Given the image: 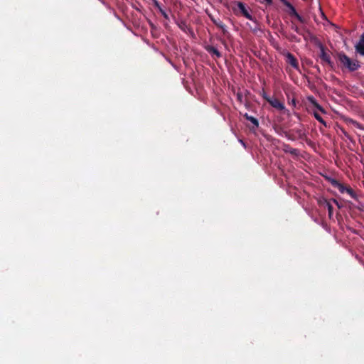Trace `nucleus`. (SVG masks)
<instances>
[{"mask_svg":"<svg viewBox=\"0 0 364 364\" xmlns=\"http://www.w3.org/2000/svg\"><path fill=\"white\" fill-rule=\"evenodd\" d=\"M296 13H297V12H296V9H294V6H293V7H291V8H290V9H289V14H290V15H294V16L295 14H296Z\"/></svg>","mask_w":364,"mask_h":364,"instance_id":"nucleus-13","label":"nucleus"},{"mask_svg":"<svg viewBox=\"0 0 364 364\" xmlns=\"http://www.w3.org/2000/svg\"><path fill=\"white\" fill-rule=\"evenodd\" d=\"M356 51L362 55H364V34H363L355 46Z\"/></svg>","mask_w":364,"mask_h":364,"instance_id":"nucleus-6","label":"nucleus"},{"mask_svg":"<svg viewBox=\"0 0 364 364\" xmlns=\"http://www.w3.org/2000/svg\"><path fill=\"white\" fill-rule=\"evenodd\" d=\"M245 117L247 119L250 121L255 126L258 127V125H259L258 121L255 117L248 116L247 114H245Z\"/></svg>","mask_w":364,"mask_h":364,"instance_id":"nucleus-8","label":"nucleus"},{"mask_svg":"<svg viewBox=\"0 0 364 364\" xmlns=\"http://www.w3.org/2000/svg\"><path fill=\"white\" fill-rule=\"evenodd\" d=\"M265 1L267 2V4H272V0H264Z\"/></svg>","mask_w":364,"mask_h":364,"instance_id":"nucleus-20","label":"nucleus"},{"mask_svg":"<svg viewBox=\"0 0 364 364\" xmlns=\"http://www.w3.org/2000/svg\"><path fill=\"white\" fill-rule=\"evenodd\" d=\"M208 50L210 52V53H212L213 54H215L217 57H220V52L214 47H209L208 48Z\"/></svg>","mask_w":364,"mask_h":364,"instance_id":"nucleus-9","label":"nucleus"},{"mask_svg":"<svg viewBox=\"0 0 364 364\" xmlns=\"http://www.w3.org/2000/svg\"><path fill=\"white\" fill-rule=\"evenodd\" d=\"M314 117H316V119L321 122L322 124H325L326 125V123L324 122V120L323 119V118L321 117V115L318 113H314Z\"/></svg>","mask_w":364,"mask_h":364,"instance_id":"nucleus-11","label":"nucleus"},{"mask_svg":"<svg viewBox=\"0 0 364 364\" xmlns=\"http://www.w3.org/2000/svg\"><path fill=\"white\" fill-rule=\"evenodd\" d=\"M285 57L287 58V62L290 64L293 68L298 69L299 63L295 57L290 53H287L285 54Z\"/></svg>","mask_w":364,"mask_h":364,"instance_id":"nucleus-5","label":"nucleus"},{"mask_svg":"<svg viewBox=\"0 0 364 364\" xmlns=\"http://www.w3.org/2000/svg\"><path fill=\"white\" fill-rule=\"evenodd\" d=\"M161 12H162L163 15L164 16V17L167 18V15L164 11H161Z\"/></svg>","mask_w":364,"mask_h":364,"instance_id":"nucleus-22","label":"nucleus"},{"mask_svg":"<svg viewBox=\"0 0 364 364\" xmlns=\"http://www.w3.org/2000/svg\"><path fill=\"white\" fill-rule=\"evenodd\" d=\"M326 205L328 208L329 217H331V215L333 214V206L330 204L329 202H327V201H326Z\"/></svg>","mask_w":364,"mask_h":364,"instance_id":"nucleus-10","label":"nucleus"},{"mask_svg":"<svg viewBox=\"0 0 364 364\" xmlns=\"http://www.w3.org/2000/svg\"><path fill=\"white\" fill-rule=\"evenodd\" d=\"M214 23H215V25H217L218 26H219V27H220V28H223V25H222V24H220V23H218V22H216L215 21H214Z\"/></svg>","mask_w":364,"mask_h":364,"instance_id":"nucleus-19","label":"nucleus"},{"mask_svg":"<svg viewBox=\"0 0 364 364\" xmlns=\"http://www.w3.org/2000/svg\"><path fill=\"white\" fill-rule=\"evenodd\" d=\"M344 122L346 123V124L351 127V128H356V129H360V130H364V127L358 123V122L350 119V118H348V117H345L344 118Z\"/></svg>","mask_w":364,"mask_h":364,"instance_id":"nucleus-3","label":"nucleus"},{"mask_svg":"<svg viewBox=\"0 0 364 364\" xmlns=\"http://www.w3.org/2000/svg\"><path fill=\"white\" fill-rule=\"evenodd\" d=\"M284 4L290 9V8L293 7V6L287 1H286Z\"/></svg>","mask_w":364,"mask_h":364,"instance_id":"nucleus-16","label":"nucleus"},{"mask_svg":"<svg viewBox=\"0 0 364 364\" xmlns=\"http://www.w3.org/2000/svg\"><path fill=\"white\" fill-rule=\"evenodd\" d=\"M292 29H294L296 33H299V29L298 26H292Z\"/></svg>","mask_w":364,"mask_h":364,"instance_id":"nucleus-18","label":"nucleus"},{"mask_svg":"<svg viewBox=\"0 0 364 364\" xmlns=\"http://www.w3.org/2000/svg\"><path fill=\"white\" fill-rule=\"evenodd\" d=\"M237 7L244 16L248 19H252L251 15L249 14L248 11L246 9L245 5L242 3L238 2Z\"/></svg>","mask_w":364,"mask_h":364,"instance_id":"nucleus-7","label":"nucleus"},{"mask_svg":"<svg viewBox=\"0 0 364 364\" xmlns=\"http://www.w3.org/2000/svg\"><path fill=\"white\" fill-rule=\"evenodd\" d=\"M284 4L290 9V8L293 7V6L287 1H286Z\"/></svg>","mask_w":364,"mask_h":364,"instance_id":"nucleus-15","label":"nucleus"},{"mask_svg":"<svg viewBox=\"0 0 364 364\" xmlns=\"http://www.w3.org/2000/svg\"><path fill=\"white\" fill-rule=\"evenodd\" d=\"M338 59L343 65L350 71H355L360 67L358 60H351L344 53L338 54Z\"/></svg>","mask_w":364,"mask_h":364,"instance_id":"nucleus-1","label":"nucleus"},{"mask_svg":"<svg viewBox=\"0 0 364 364\" xmlns=\"http://www.w3.org/2000/svg\"><path fill=\"white\" fill-rule=\"evenodd\" d=\"M264 98L276 109L282 112V113L288 112V110L286 109L284 105L282 102H281L277 98L274 97H267L266 96L264 97Z\"/></svg>","mask_w":364,"mask_h":364,"instance_id":"nucleus-2","label":"nucleus"},{"mask_svg":"<svg viewBox=\"0 0 364 364\" xmlns=\"http://www.w3.org/2000/svg\"><path fill=\"white\" fill-rule=\"evenodd\" d=\"M335 183L338 186L340 191L341 193H343L344 191H346V187H344L343 185L341 184V183H338V182L335 181Z\"/></svg>","mask_w":364,"mask_h":364,"instance_id":"nucleus-12","label":"nucleus"},{"mask_svg":"<svg viewBox=\"0 0 364 364\" xmlns=\"http://www.w3.org/2000/svg\"><path fill=\"white\" fill-rule=\"evenodd\" d=\"M333 201L337 205V206H338V208H340L338 203L336 200H333Z\"/></svg>","mask_w":364,"mask_h":364,"instance_id":"nucleus-21","label":"nucleus"},{"mask_svg":"<svg viewBox=\"0 0 364 364\" xmlns=\"http://www.w3.org/2000/svg\"><path fill=\"white\" fill-rule=\"evenodd\" d=\"M346 192L351 196H353V191L350 188H346Z\"/></svg>","mask_w":364,"mask_h":364,"instance_id":"nucleus-14","label":"nucleus"},{"mask_svg":"<svg viewBox=\"0 0 364 364\" xmlns=\"http://www.w3.org/2000/svg\"><path fill=\"white\" fill-rule=\"evenodd\" d=\"M283 4L287 1V0H280Z\"/></svg>","mask_w":364,"mask_h":364,"instance_id":"nucleus-23","label":"nucleus"},{"mask_svg":"<svg viewBox=\"0 0 364 364\" xmlns=\"http://www.w3.org/2000/svg\"><path fill=\"white\" fill-rule=\"evenodd\" d=\"M283 4L287 1V0H280Z\"/></svg>","mask_w":364,"mask_h":364,"instance_id":"nucleus-24","label":"nucleus"},{"mask_svg":"<svg viewBox=\"0 0 364 364\" xmlns=\"http://www.w3.org/2000/svg\"><path fill=\"white\" fill-rule=\"evenodd\" d=\"M319 48H320V50H321L320 58H321V60L323 61H324L325 63H328V65H332V63L331 61V57L326 52L325 48L323 47V46L320 44L319 45Z\"/></svg>","mask_w":364,"mask_h":364,"instance_id":"nucleus-4","label":"nucleus"},{"mask_svg":"<svg viewBox=\"0 0 364 364\" xmlns=\"http://www.w3.org/2000/svg\"><path fill=\"white\" fill-rule=\"evenodd\" d=\"M294 16H296L299 21L303 22L302 17L298 13H296Z\"/></svg>","mask_w":364,"mask_h":364,"instance_id":"nucleus-17","label":"nucleus"}]
</instances>
